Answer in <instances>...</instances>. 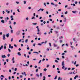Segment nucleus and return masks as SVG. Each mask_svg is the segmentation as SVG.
Wrapping results in <instances>:
<instances>
[{
    "instance_id": "nucleus-59",
    "label": "nucleus",
    "mask_w": 80,
    "mask_h": 80,
    "mask_svg": "<svg viewBox=\"0 0 80 80\" xmlns=\"http://www.w3.org/2000/svg\"><path fill=\"white\" fill-rule=\"evenodd\" d=\"M8 4H9V3H8V2L6 3V5H8Z\"/></svg>"
},
{
    "instance_id": "nucleus-26",
    "label": "nucleus",
    "mask_w": 80,
    "mask_h": 80,
    "mask_svg": "<svg viewBox=\"0 0 80 80\" xmlns=\"http://www.w3.org/2000/svg\"><path fill=\"white\" fill-rule=\"evenodd\" d=\"M23 75H25V76H27V74H26V73H25V72H24Z\"/></svg>"
},
{
    "instance_id": "nucleus-33",
    "label": "nucleus",
    "mask_w": 80,
    "mask_h": 80,
    "mask_svg": "<svg viewBox=\"0 0 80 80\" xmlns=\"http://www.w3.org/2000/svg\"><path fill=\"white\" fill-rule=\"evenodd\" d=\"M47 68H44V69H43V71H47Z\"/></svg>"
},
{
    "instance_id": "nucleus-43",
    "label": "nucleus",
    "mask_w": 80,
    "mask_h": 80,
    "mask_svg": "<svg viewBox=\"0 0 80 80\" xmlns=\"http://www.w3.org/2000/svg\"><path fill=\"white\" fill-rule=\"evenodd\" d=\"M6 64H7V62H5L4 63V65H6Z\"/></svg>"
},
{
    "instance_id": "nucleus-49",
    "label": "nucleus",
    "mask_w": 80,
    "mask_h": 80,
    "mask_svg": "<svg viewBox=\"0 0 80 80\" xmlns=\"http://www.w3.org/2000/svg\"><path fill=\"white\" fill-rule=\"evenodd\" d=\"M8 50L9 52H11V50H10V49H8Z\"/></svg>"
},
{
    "instance_id": "nucleus-57",
    "label": "nucleus",
    "mask_w": 80,
    "mask_h": 80,
    "mask_svg": "<svg viewBox=\"0 0 80 80\" xmlns=\"http://www.w3.org/2000/svg\"><path fill=\"white\" fill-rule=\"evenodd\" d=\"M74 69H75V68H72V70H74Z\"/></svg>"
},
{
    "instance_id": "nucleus-60",
    "label": "nucleus",
    "mask_w": 80,
    "mask_h": 80,
    "mask_svg": "<svg viewBox=\"0 0 80 80\" xmlns=\"http://www.w3.org/2000/svg\"><path fill=\"white\" fill-rule=\"evenodd\" d=\"M13 24H14V25H15V24H16V22H13Z\"/></svg>"
},
{
    "instance_id": "nucleus-31",
    "label": "nucleus",
    "mask_w": 80,
    "mask_h": 80,
    "mask_svg": "<svg viewBox=\"0 0 80 80\" xmlns=\"http://www.w3.org/2000/svg\"><path fill=\"white\" fill-rule=\"evenodd\" d=\"M37 30H38V32H40V28H38Z\"/></svg>"
},
{
    "instance_id": "nucleus-2",
    "label": "nucleus",
    "mask_w": 80,
    "mask_h": 80,
    "mask_svg": "<svg viewBox=\"0 0 80 80\" xmlns=\"http://www.w3.org/2000/svg\"><path fill=\"white\" fill-rule=\"evenodd\" d=\"M9 48H11L12 49L13 48V46H11V44H9Z\"/></svg>"
},
{
    "instance_id": "nucleus-41",
    "label": "nucleus",
    "mask_w": 80,
    "mask_h": 80,
    "mask_svg": "<svg viewBox=\"0 0 80 80\" xmlns=\"http://www.w3.org/2000/svg\"><path fill=\"white\" fill-rule=\"evenodd\" d=\"M37 23H32V25H37Z\"/></svg>"
},
{
    "instance_id": "nucleus-21",
    "label": "nucleus",
    "mask_w": 80,
    "mask_h": 80,
    "mask_svg": "<svg viewBox=\"0 0 80 80\" xmlns=\"http://www.w3.org/2000/svg\"><path fill=\"white\" fill-rule=\"evenodd\" d=\"M36 77H39V75H38V74H36Z\"/></svg>"
},
{
    "instance_id": "nucleus-52",
    "label": "nucleus",
    "mask_w": 80,
    "mask_h": 80,
    "mask_svg": "<svg viewBox=\"0 0 80 80\" xmlns=\"http://www.w3.org/2000/svg\"><path fill=\"white\" fill-rule=\"evenodd\" d=\"M11 33H13V30H11Z\"/></svg>"
},
{
    "instance_id": "nucleus-16",
    "label": "nucleus",
    "mask_w": 80,
    "mask_h": 80,
    "mask_svg": "<svg viewBox=\"0 0 80 80\" xmlns=\"http://www.w3.org/2000/svg\"><path fill=\"white\" fill-rule=\"evenodd\" d=\"M6 37L7 38H8V37H9V33H8V34H6Z\"/></svg>"
},
{
    "instance_id": "nucleus-15",
    "label": "nucleus",
    "mask_w": 80,
    "mask_h": 80,
    "mask_svg": "<svg viewBox=\"0 0 80 80\" xmlns=\"http://www.w3.org/2000/svg\"><path fill=\"white\" fill-rule=\"evenodd\" d=\"M1 22L2 23H5V21L4 20H2Z\"/></svg>"
},
{
    "instance_id": "nucleus-9",
    "label": "nucleus",
    "mask_w": 80,
    "mask_h": 80,
    "mask_svg": "<svg viewBox=\"0 0 80 80\" xmlns=\"http://www.w3.org/2000/svg\"><path fill=\"white\" fill-rule=\"evenodd\" d=\"M78 75L76 76L74 78V79L76 80V78H78Z\"/></svg>"
},
{
    "instance_id": "nucleus-3",
    "label": "nucleus",
    "mask_w": 80,
    "mask_h": 80,
    "mask_svg": "<svg viewBox=\"0 0 80 80\" xmlns=\"http://www.w3.org/2000/svg\"><path fill=\"white\" fill-rule=\"evenodd\" d=\"M14 59H15V58L13 57L12 59V61H13V62H12L13 63H15V61H14Z\"/></svg>"
},
{
    "instance_id": "nucleus-8",
    "label": "nucleus",
    "mask_w": 80,
    "mask_h": 80,
    "mask_svg": "<svg viewBox=\"0 0 80 80\" xmlns=\"http://www.w3.org/2000/svg\"><path fill=\"white\" fill-rule=\"evenodd\" d=\"M66 60L67 61V62H70V60H69V59L68 58L66 59Z\"/></svg>"
},
{
    "instance_id": "nucleus-23",
    "label": "nucleus",
    "mask_w": 80,
    "mask_h": 80,
    "mask_svg": "<svg viewBox=\"0 0 80 80\" xmlns=\"http://www.w3.org/2000/svg\"><path fill=\"white\" fill-rule=\"evenodd\" d=\"M40 77H42V72H41L40 73Z\"/></svg>"
},
{
    "instance_id": "nucleus-46",
    "label": "nucleus",
    "mask_w": 80,
    "mask_h": 80,
    "mask_svg": "<svg viewBox=\"0 0 80 80\" xmlns=\"http://www.w3.org/2000/svg\"><path fill=\"white\" fill-rule=\"evenodd\" d=\"M56 59H57V60H60V59H59V58H56Z\"/></svg>"
},
{
    "instance_id": "nucleus-56",
    "label": "nucleus",
    "mask_w": 80,
    "mask_h": 80,
    "mask_svg": "<svg viewBox=\"0 0 80 80\" xmlns=\"http://www.w3.org/2000/svg\"><path fill=\"white\" fill-rule=\"evenodd\" d=\"M58 73H60V71H58Z\"/></svg>"
},
{
    "instance_id": "nucleus-22",
    "label": "nucleus",
    "mask_w": 80,
    "mask_h": 80,
    "mask_svg": "<svg viewBox=\"0 0 80 80\" xmlns=\"http://www.w3.org/2000/svg\"><path fill=\"white\" fill-rule=\"evenodd\" d=\"M34 53H37L38 54V52H33Z\"/></svg>"
},
{
    "instance_id": "nucleus-63",
    "label": "nucleus",
    "mask_w": 80,
    "mask_h": 80,
    "mask_svg": "<svg viewBox=\"0 0 80 80\" xmlns=\"http://www.w3.org/2000/svg\"><path fill=\"white\" fill-rule=\"evenodd\" d=\"M46 13L47 14H48V11H46Z\"/></svg>"
},
{
    "instance_id": "nucleus-42",
    "label": "nucleus",
    "mask_w": 80,
    "mask_h": 80,
    "mask_svg": "<svg viewBox=\"0 0 80 80\" xmlns=\"http://www.w3.org/2000/svg\"><path fill=\"white\" fill-rule=\"evenodd\" d=\"M55 62H56L57 63L58 62V61H57V60H55Z\"/></svg>"
},
{
    "instance_id": "nucleus-40",
    "label": "nucleus",
    "mask_w": 80,
    "mask_h": 80,
    "mask_svg": "<svg viewBox=\"0 0 80 80\" xmlns=\"http://www.w3.org/2000/svg\"><path fill=\"white\" fill-rule=\"evenodd\" d=\"M59 28H60L59 27V26L57 27V29H59Z\"/></svg>"
},
{
    "instance_id": "nucleus-25",
    "label": "nucleus",
    "mask_w": 80,
    "mask_h": 80,
    "mask_svg": "<svg viewBox=\"0 0 80 80\" xmlns=\"http://www.w3.org/2000/svg\"><path fill=\"white\" fill-rule=\"evenodd\" d=\"M57 78V76H56L55 77V78H54V79L56 80Z\"/></svg>"
},
{
    "instance_id": "nucleus-10",
    "label": "nucleus",
    "mask_w": 80,
    "mask_h": 80,
    "mask_svg": "<svg viewBox=\"0 0 80 80\" xmlns=\"http://www.w3.org/2000/svg\"><path fill=\"white\" fill-rule=\"evenodd\" d=\"M3 48V46H1V47H0V50H2V49Z\"/></svg>"
},
{
    "instance_id": "nucleus-47",
    "label": "nucleus",
    "mask_w": 80,
    "mask_h": 80,
    "mask_svg": "<svg viewBox=\"0 0 80 80\" xmlns=\"http://www.w3.org/2000/svg\"><path fill=\"white\" fill-rule=\"evenodd\" d=\"M79 66V65L78 64H77L76 65V67H77Z\"/></svg>"
},
{
    "instance_id": "nucleus-28",
    "label": "nucleus",
    "mask_w": 80,
    "mask_h": 80,
    "mask_svg": "<svg viewBox=\"0 0 80 80\" xmlns=\"http://www.w3.org/2000/svg\"><path fill=\"white\" fill-rule=\"evenodd\" d=\"M73 74H74V75H75L76 73H77V71H76L75 73L73 72Z\"/></svg>"
},
{
    "instance_id": "nucleus-13",
    "label": "nucleus",
    "mask_w": 80,
    "mask_h": 80,
    "mask_svg": "<svg viewBox=\"0 0 80 80\" xmlns=\"http://www.w3.org/2000/svg\"><path fill=\"white\" fill-rule=\"evenodd\" d=\"M62 66H64V65H65L64 64V61H63V62H62Z\"/></svg>"
},
{
    "instance_id": "nucleus-29",
    "label": "nucleus",
    "mask_w": 80,
    "mask_h": 80,
    "mask_svg": "<svg viewBox=\"0 0 80 80\" xmlns=\"http://www.w3.org/2000/svg\"><path fill=\"white\" fill-rule=\"evenodd\" d=\"M43 78H44L43 80H45V77L43 76Z\"/></svg>"
},
{
    "instance_id": "nucleus-34",
    "label": "nucleus",
    "mask_w": 80,
    "mask_h": 80,
    "mask_svg": "<svg viewBox=\"0 0 80 80\" xmlns=\"http://www.w3.org/2000/svg\"><path fill=\"white\" fill-rule=\"evenodd\" d=\"M23 2H24V4H26V3H27V2H26V1H24Z\"/></svg>"
},
{
    "instance_id": "nucleus-1",
    "label": "nucleus",
    "mask_w": 80,
    "mask_h": 80,
    "mask_svg": "<svg viewBox=\"0 0 80 80\" xmlns=\"http://www.w3.org/2000/svg\"><path fill=\"white\" fill-rule=\"evenodd\" d=\"M16 35H20V31H18L16 32Z\"/></svg>"
},
{
    "instance_id": "nucleus-53",
    "label": "nucleus",
    "mask_w": 80,
    "mask_h": 80,
    "mask_svg": "<svg viewBox=\"0 0 80 80\" xmlns=\"http://www.w3.org/2000/svg\"><path fill=\"white\" fill-rule=\"evenodd\" d=\"M15 71H17V68H15L14 69Z\"/></svg>"
},
{
    "instance_id": "nucleus-5",
    "label": "nucleus",
    "mask_w": 80,
    "mask_h": 80,
    "mask_svg": "<svg viewBox=\"0 0 80 80\" xmlns=\"http://www.w3.org/2000/svg\"><path fill=\"white\" fill-rule=\"evenodd\" d=\"M47 27H48V28H51V27H50V25L49 24H48L47 25Z\"/></svg>"
},
{
    "instance_id": "nucleus-45",
    "label": "nucleus",
    "mask_w": 80,
    "mask_h": 80,
    "mask_svg": "<svg viewBox=\"0 0 80 80\" xmlns=\"http://www.w3.org/2000/svg\"><path fill=\"white\" fill-rule=\"evenodd\" d=\"M72 73H73V72H69V74H70L71 75L72 74Z\"/></svg>"
},
{
    "instance_id": "nucleus-62",
    "label": "nucleus",
    "mask_w": 80,
    "mask_h": 80,
    "mask_svg": "<svg viewBox=\"0 0 80 80\" xmlns=\"http://www.w3.org/2000/svg\"><path fill=\"white\" fill-rule=\"evenodd\" d=\"M13 38H11V42H13Z\"/></svg>"
},
{
    "instance_id": "nucleus-36",
    "label": "nucleus",
    "mask_w": 80,
    "mask_h": 80,
    "mask_svg": "<svg viewBox=\"0 0 80 80\" xmlns=\"http://www.w3.org/2000/svg\"><path fill=\"white\" fill-rule=\"evenodd\" d=\"M38 45H40V46H41L42 45V44H41V43H38Z\"/></svg>"
},
{
    "instance_id": "nucleus-30",
    "label": "nucleus",
    "mask_w": 80,
    "mask_h": 80,
    "mask_svg": "<svg viewBox=\"0 0 80 80\" xmlns=\"http://www.w3.org/2000/svg\"><path fill=\"white\" fill-rule=\"evenodd\" d=\"M51 4L52 5H55V4H54V3L53 2H52L51 3Z\"/></svg>"
},
{
    "instance_id": "nucleus-61",
    "label": "nucleus",
    "mask_w": 80,
    "mask_h": 80,
    "mask_svg": "<svg viewBox=\"0 0 80 80\" xmlns=\"http://www.w3.org/2000/svg\"><path fill=\"white\" fill-rule=\"evenodd\" d=\"M67 13H68V12L66 11L65 12V14H67Z\"/></svg>"
},
{
    "instance_id": "nucleus-64",
    "label": "nucleus",
    "mask_w": 80,
    "mask_h": 80,
    "mask_svg": "<svg viewBox=\"0 0 80 80\" xmlns=\"http://www.w3.org/2000/svg\"><path fill=\"white\" fill-rule=\"evenodd\" d=\"M10 54H8V57H10Z\"/></svg>"
},
{
    "instance_id": "nucleus-7",
    "label": "nucleus",
    "mask_w": 80,
    "mask_h": 80,
    "mask_svg": "<svg viewBox=\"0 0 80 80\" xmlns=\"http://www.w3.org/2000/svg\"><path fill=\"white\" fill-rule=\"evenodd\" d=\"M40 10H41L42 11H43L44 10V9H43L40 8L38 10V12L39 11H40Z\"/></svg>"
},
{
    "instance_id": "nucleus-20",
    "label": "nucleus",
    "mask_w": 80,
    "mask_h": 80,
    "mask_svg": "<svg viewBox=\"0 0 80 80\" xmlns=\"http://www.w3.org/2000/svg\"><path fill=\"white\" fill-rule=\"evenodd\" d=\"M54 32H55V33H56V34L58 33V32L57 31H54Z\"/></svg>"
},
{
    "instance_id": "nucleus-4",
    "label": "nucleus",
    "mask_w": 80,
    "mask_h": 80,
    "mask_svg": "<svg viewBox=\"0 0 80 80\" xmlns=\"http://www.w3.org/2000/svg\"><path fill=\"white\" fill-rule=\"evenodd\" d=\"M2 58H6V56H5V55H2Z\"/></svg>"
},
{
    "instance_id": "nucleus-32",
    "label": "nucleus",
    "mask_w": 80,
    "mask_h": 80,
    "mask_svg": "<svg viewBox=\"0 0 80 80\" xmlns=\"http://www.w3.org/2000/svg\"><path fill=\"white\" fill-rule=\"evenodd\" d=\"M61 38H63V37L62 36H61V37L59 38V39H61Z\"/></svg>"
},
{
    "instance_id": "nucleus-35",
    "label": "nucleus",
    "mask_w": 80,
    "mask_h": 80,
    "mask_svg": "<svg viewBox=\"0 0 80 80\" xmlns=\"http://www.w3.org/2000/svg\"><path fill=\"white\" fill-rule=\"evenodd\" d=\"M35 19V17H33L32 18H31V19Z\"/></svg>"
},
{
    "instance_id": "nucleus-12",
    "label": "nucleus",
    "mask_w": 80,
    "mask_h": 80,
    "mask_svg": "<svg viewBox=\"0 0 80 80\" xmlns=\"http://www.w3.org/2000/svg\"><path fill=\"white\" fill-rule=\"evenodd\" d=\"M18 55H19V56H21V55H22L21 53L20 52H18Z\"/></svg>"
},
{
    "instance_id": "nucleus-54",
    "label": "nucleus",
    "mask_w": 80,
    "mask_h": 80,
    "mask_svg": "<svg viewBox=\"0 0 80 80\" xmlns=\"http://www.w3.org/2000/svg\"><path fill=\"white\" fill-rule=\"evenodd\" d=\"M34 68H37V65H36L34 66Z\"/></svg>"
},
{
    "instance_id": "nucleus-58",
    "label": "nucleus",
    "mask_w": 80,
    "mask_h": 80,
    "mask_svg": "<svg viewBox=\"0 0 80 80\" xmlns=\"http://www.w3.org/2000/svg\"><path fill=\"white\" fill-rule=\"evenodd\" d=\"M48 77H51V75H48Z\"/></svg>"
},
{
    "instance_id": "nucleus-38",
    "label": "nucleus",
    "mask_w": 80,
    "mask_h": 80,
    "mask_svg": "<svg viewBox=\"0 0 80 80\" xmlns=\"http://www.w3.org/2000/svg\"><path fill=\"white\" fill-rule=\"evenodd\" d=\"M41 62H42V60H40L39 62H38V63H41Z\"/></svg>"
},
{
    "instance_id": "nucleus-27",
    "label": "nucleus",
    "mask_w": 80,
    "mask_h": 80,
    "mask_svg": "<svg viewBox=\"0 0 80 80\" xmlns=\"http://www.w3.org/2000/svg\"><path fill=\"white\" fill-rule=\"evenodd\" d=\"M63 66L62 67V69H64V68H65V66Z\"/></svg>"
},
{
    "instance_id": "nucleus-44",
    "label": "nucleus",
    "mask_w": 80,
    "mask_h": 80,
    "mask_svg": "<svg viewBox=\"0 0 80 80\" xmlns=\"http://www.w3.org/2000/svg\"><path fill=\"white\" fill-rule=\"evenodd\" d=\"M12 23V22H11V21H9V24H11Z\"/></svg>"
},
{
    "instance_id": "nucleus-50",
    "label": "nucleus",
    "mask_w": 80,
    "mask_h": 80,
    "mask_svg": "<svg viewBox=\"0 0 80 80\" xmlns=\"http://www.w3.org/2000/svg\"><path fill=\"white\" fill-rule=\"evenodd\" d=\"M9 72H10V73H11V72H12V70H11V69H10L9 70Z\"/></svg>"
},
{
    "instance_id": "nucleus-6",
    "label": "nucleus",
    "mask_w": 80,
    "mask_h": 80,
    "mask_svg": "<svg viewBox=\"0 0 80 80\" xmlns=\"http://www.w3.org/2000/svg\"><path fill=\"white\" fill-rule=\"evenodd\" d=\"M3 40H5V39H6V38H5V34H3Z\"/></svg>"
},
{
    "instance_id": "nucleus-37",
    "label": "nucleus",
    "mask_w": 80,
    "mask_h": 80,
    "mask_svg": "<svg viewBox=\"0 0 80 80\" xmlns=\"http://www.w3.org/2000/svg\"><path fill=\"white\" fill-rule=\"evenodd\" d=\"M14 47H16V48H17V45L16 44H14Z\"/></svg>"
},
{
    "instance_id": "nucleus-19",
    "label": "nucleus",
    "mask_w": 80,
    "mask_h": 80,
    "mask_svg": "<svg viewBox=\"0 0 80 80\" xmlns=\"http://www.w3.org/2000/svg\"><path fill=\"white\" fill-rule=\"evenodd\" d=\"M62 80V78H60V77H59L58 78V80Z\"/></svg>"
},
{
    "instance_id": "nucleus-48",
    "label": "nucleus",
    "mask_w": 80,
    "mask_h": 80,
    "mask_svg": "<svg viewBox=\"0 0 80 80\" xmlns=\"http://www.w3.org/2000/svg\"><path fill=\"white\" fill-rule=\"evenodd\" d=\"M6 46H5L4 47V48L5 50V49H6Z\"/></svg>"
},
{
    "instance_id": "nucleus-14",
    "label": "nucleus",
    "mask_w": 80,
    "mask_h": 80,
    "mask_svg": "<svg viewBox=\"0 0 80 80\" xmlns=\"http://www.w3.org/2000/svg\"><path fill=\"white\" fill-rule=\"evenodd\" d=\"M77 35L78 37H79L80 36V33H79V32H77Z\"/></svg>"
},
{
    "instance_id": "nucleus-39",
    "label": "nucleus",
    "mask_w": 80,
    "mask_h": 80,
    "mask_svg": "<svg viewBox=\"0 0 80 80\" xmlns=\"http://www.w3.org/2000/svg\"><path fill=\"white\" fill-rule=\"evenodd\" d=\"M55 65H53L52 66V68H55Z\"/></svg>"
},
{
    "instance_id": "nucleus-55",
    "label": "nucleus",
    "mask_w": 80,
    "mask_h": 80,
    "mask_svg": "<svg viewBox=\"0 0 80 80\" xmlns=\"http://www.w3.org/2000/svg\"><path fill=\"white\" fill-rule=\"evenodd\" d=\"M21 41H22V39H20L19 40V42H21Z\"/></svg>"
},
{
    "instance_id": "nucleus-18",
    "label": "nucleus",
    "mask_w": 80,
    "mask_h": 80,
    "mask_svg": "<svg viewBox=\"0 0 80 80\" xmlns=\"http://www.w3.org/2000/svg\"><path fill=\"white\" fill-rule=\"evenodd\" d=\"M72 13H76V12H77V11H72Z\"/></svg>"
},
{
    "instance_id": "nucleus-17",
    "label": "nucleus",
    "mask_w": 80,
    "mask_h": 80,
    "mask_svg": "<svg viewBox=\"0 0 80 80\" xmlns=\"http://www.w3.org/2000/svg\"><path fill=\"white\" fill-rule=\"evenodd\" d=\"M64 20L63 21V22H66V21H67V19H66V18H64Z\"/></svg>"
},
{
    "instance_id": "nucleus-51",
    "label": "nucleus",
    "mask_w": 80,
    "mask_h": 80,
    "mask_svg": "<svg viewBox=\"0 0 80 80\" xmlns=\"http://www.w3.org/2000/svg\"><path fill=\"white\" fill-rule=\"evenodd\" d=\"M54 5L55 6V7H57V6H58V4H54Z\"/></svg>"
},
{
    "instance_id": "nucleus-24",
    "label": "nucleus",
    "mask_w": 80,
    "mask_h": 80,
    "mask_svg": "<svg viewBox=\"0 0 80 80\" xmlns=\"http://www.w3.org/2000/svg\"><path fill=\"white\" fill-rule=\"evenodd\" d=\"M25 43H27V42H28V39H27L25 40Z\"/></svg>"
},
{
    "instance_id": "nucleus-11",
    "label": "nucleus",
    "mask_w": 80,
    "mask_h": 80,
    "mask_svg": "<svg viewBox=\"0 0 80 80\" xmlns=\"http://www.w3.org/2000/svg\"><path fill=\"white\" fill-rule=\"evenodd\" d=\"M53 46H54V47H57V46L58 45L57 44H55V43H54Z\"/></svg>"
}]
</instances>
